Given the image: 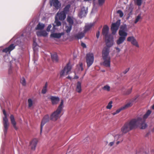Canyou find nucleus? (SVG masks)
I'll return each mask as SVG.
<instances>
[{
  "label": "nucleus",
  "instance_id": "obj_26",
  "mask_svg": "<svg viewBox=\"0 0 154 154\" xmlns=\"http://www.w3.org/2000/svg\"><path fill=\"white\" fill-rule=\"evenodd\" d=\"M51 57L53 61L54 62L57 63L58 61V58L57 54L54 53L51 54Z\"/></svg>",
  "mask_w": 154,
  "mask_h": 154
},
{
  "label": "nucleus",
  "instance_id": "obj_64",
  "mask_svg": "<svg viewBox=\"0 0 154 154\" xmlns=\"http://www.w3.org/2000/svg\"><path fill=\"white\" fill-rule=\"evenodd\" d=\"M137 97H137H137H135V100H136V99H137Z\"/></svg>",
  "mask_w": 154,
  "mask_h": 154
},
{
  "label": "nucleus",
  "instance_id": "obj_48",
  "mask_svg": "<svg viewBox=\"0 0 154 154\" xmlns=\"http://www.w3.org/2000/svg\"><path fill=\"white\" fill-rule=\"evenodd\" d=\"M129 68H128L126 69L122 73L124 75L129 70Z\"/></svg>",
  "mask_w": 154,
  "mask_h": 154
},
{
  "label": "nucleus",
  "instance_id": "obj_29",
  "mask_svg": "<svg viewBox=\"0 0 154 154\" xmlns=\"http://www.w3.org/2000/svg\"><path fill=\"white\" fill-rule=\"evenodd\" d=\"M113 136L114 137H115V139H117V140H118V139L121 137L122 135L121 134H114L113 136H112L111 134H108L106 136V137L108 138L109 136L113 137Z\"/></svg>",
  "mask_w": 154,
  "mask_h": 154
},
{
  "label": "nucleus",
  "instance_id": "obj_49",
  "mask_svg": "<svg viewBox=\"0 0 154 154\" xmlns=\"http://www.w3.org/2000/svg\"><path fill=\"white\" fill-rule=\"evenodd\" d=\"M123 110V108H122V107H121L120 108L118 109H117L116 111V112L117 113V114H118L121 111H122V110Z\"/></svg>",
  "mask_w": 154,
  "mask_h": 154
},
{
  "label": "nucleus",
  "instance_id": "obj_44",
  "mask_svg": "<svg viewBox=\"0 0 154 154\" xmlns=\"http://www.w3.org/2000/svg\"><path fill=\"white\" fill-rule=\"evenodd\" d=\"M21 83L23 86H25L26 85V81L24 78H23L21 80Z\"/></svg>",
  "mask_w": 154,
  "mask_h": 154
},
{
  "label": "nucleus",
  "instance_id": "obj_58",
  "mask_svg": "<svg viewBox=\"0 0 154 154\" xmlns=\"http://www.w3.org/2000/svg\"><path fill=\"white\" fill-rule=\"evenodd\" d=\"M151 131L152 132H154V126L151 129Z\"/></svg>",
  "mask_w": 154,
  "mask_h": 154
},
{
  "label": "nucleus",
  "instance_id": "obj_31",
  "mask_svg": "<svg viewBox=\"0 0 154 154\" xmlns=\"http://www.w3.org/2000/svg\"><path fill=\"white\" fill-rule=\"evenodd\" d=\"M91 139L90 137L87 136L82 141V143H88V142L91 141Z\"/></svg>",
  "mask_w": 154,
  "mask_h": 154
},
{
  "label": "nucleus",
  "instance_id": "obj_55",
  "mask_svg": "<svg viewBox=\"0 0 154 154\" xmlns=\"http://www.w3.org/2000/svg\"><path fill=\"white\" fill-rule=\"evenodd\" d=\"M81 46H82L83 48H86V46L85 44V43H83V42H82V43H81Z\"/></svg>",
  "mask_w": 154,
  "mask_h": 154
},
{
  "label": "nucleus",
  "instance_id": "obj_21",
  "mask_svg": "<svg viewBox=\"0 0 154 154\" xmlns=\"http://www.w3.org/2000/svg\"><path fill=\"white\" fill-rule=\"evenodd\" d=\"M10 119L11 123L15 129L17 130L18 128L16 126V122L15 120L14 117L13 115H11L10 116Z\"/></svg>",
  "mask_w": 154,
  "mask_h": 154
},
{
  "label": "nucleus",
  "instance_id": "obj_47",
  "mask_svg": "<svg viewBox=\"0 0 154 154\" xmlns=\"http://www.w3.org/2000/svg\"><path fill=\"white\" fill-rule=\"evenodd\" d=\"M132 5L131 3L129 5V7L128 10L130 11V12L131 13L132 11Z\"/></svg>",
  "mask_w": 154,
  "mask_h": 154
},
{
  "label": "nucleus",
  "instance_id": "obj_54",
  "mask_svg": "<svg viewBox=\"0 0 154 154\" xmlns=\"http://www.w3.org/2000/svg\"><path fill=\"white\" fill-rule=\"evenodd\" d=\"M99 36H100V32H99V31H98L97 33L96 36H97V38H99Z\"/></svg>",
  "mask_w": 154,
  "mask_h": 154
},
{
  "label": "nucleus",
  "instance_id": "obj_53",
  "mask_svg": "<svg viewBox=\"0 0 154 154\" xmlns=\"http://www.w3.org/2000/svg\"><path fill=\"white\" fill-rule=\"evenodd\" d=\"M115 49H116L117 52L119 53L120 52V49L118 47H115Z\"/></svg>",
  "mask_w": 154,
  "mask_h": 154
},
{
  "label": "nucleus",
  "instance_id": "obj_50",
  "mask_svg": "<svg viewBox=\"0 0 154 154\" xmlns=\"http://www.w3.org/2000/svg\"><path fill=\"white\" fill-rule=\"evenodd\" d=\"M52 26L51 24L49 25L47 28L46 30L48 32H49L50 29L51 28Z\"/></svg>",
  "mask_w": 154,
  "mask_h": 154
},
{
  "label": "nucleus",
  "instance_id": "obj_12",
  "mask_svg": "<svg viewBox=\"0 0 154 154\" xmlns=\"http://www.w3.org/2000/svg\"><path fill=\"white\" fill-rule=\"evenodd\" d=\"M87 12V8L86 9L85 8L84 6L82 7L81 10L78 14V16L80 18H82L86 16Z\"/></svg>",
  "mask_w": 154,
  "mask_h": 154
},
{
  "label": "nucleus",
  "instance_id": "obj_3",
  "mask_svg": "<svg viewBox=\"0 0 154 154\" xmlns=\"http://www.w3.org/2000/svg\"><path fill=\"white\" fill-rule=\"evenodd\" d=\"M63 107V100H61L60 104L56 110L51 114L50 119L53 121H56L61 116L60 113Z\"/></svg>",
  "mask_w": 154,
  "mask_h": 154
},
{
  "label": "nucleus",
  "instance_id": "obj_17",
  "mask_svg": "<svg viewBox=\"0 0 154 154\" xmlns=\"http://www.w3.org/2000/svg\"><path fill=\"white\" fill-rule=\"evenodd\" d=\"M61 25V22L59 21L57 17L56 16L55 17V21L54 23L53 24V31H54L56 29V26H59Z\"/></svg>",
  "mask_w": 154,
  "mask_h": 154
},
{
  "label": "nucleus",
  "instance_id": "obj_39",
  "mask_svg": "<svg viewBox=\"0 0 154 154\" xmlns=\"http://www.w3.org/2000/svg\"><path fill=\"white\" fill-rule=\"evenodd\" d=\"M48 86V84L47 83H46L45 85V86L43 87L42 90V93L43 94H45L47 91V88Z\"/></svg>",
  "mask_w": 154,
  "mask_h": 154
},
{
  "label": "nucleus",
  "instance_id": "obj_37",
  "mask_svg": "<svg viewBox=\"0 0 154 154\" xmlns=\"http://www.w3.org/2000/svg\"><path fill=\"white\" fill-rule=\"evenodd\" d=\"M28 107L29 108L32 107L33 106V102L32 100L30 99H29L28 100Z\"/></svg>",
  "mask_w": 154,
  "mask_h": 154
},
{
  "label": "nucleus",
  "instance_id": "obj_7",
  "mask_svg": "<svg viewBox=\"0 0 154 154\" xmlns=\"http://www.w3.org/2000/svg\"><path fill=\"white\" fill-rule=\"evenodd\" d=\"M72 67L69 63H68L64 67L63 69L60 72V76H63L65 75H67L71 71Z\"/></svg>",
  "mask_w": 154,
  "mask_h": 154
},
{
  "label": "nucleus",
  "instance_id": "obj_15",
  "mask_svg": "<svg viewBox=\"0 0 154 154\" xmlns=\"http://www.w3.org/2000/svg\"><path fill=\"white\" fill-rule=\"evenodd\" d=\"M49 98L51 100L53 105L57 104L60 100V98L58 97L50 96Z\"/></svg>",
  "mask_w": 154,
  "mask_h": 154
},
{
  "label": "nucleus",
  "instance_id": "obj_43",
  "mask_svg": "<svg viewBox=\"0 0 154 154\" xmlns=\"http://www.w3.org/2000/svg\"><path fill=\"white\" fill-rule=\"evenodd\" d=\"M117 13L119 14V16L121 17H123L124 14L122 11L120 10H119L117 11Z\"/></svg>",
  "mask_w": 154,
  "mask_h": 154
},
{
  "label": "nucleus",
  "instance_id": "obj_16",
  "mask_svg": "<svg viewBox=\"0 0 154 154\" xmlns=\"http://www.w3.org/2000/svg\"><path fill=\"white\" fill-rule=\"evenodd\" d=\"M109 28L107 25L104 26L103 29L102 33L105 38L109 37L110 35L108 34Z\"/></svg>",
  "mask_w": 154,
  "mask_h": 154
},
{
  "label": "nucleus",
  "instance_id": "obj_35",
  "mask_svg": "<svg viewBox=\"0 0 154 154\" xmlns=\"http://www.w3.org/2000/svg\"><path fill=\"white\" fill-rule=\"evenodd\" d=\"M141 18V14H140L136 17V19L134 22V23L136 24L137 23Z\"/></svg>",
  "mask_w": 154,
  "mask_h": 154
},
{
  "label": "nucleus",
  "instance_id": "obj_34",
  "mask_svg": "<svg viewBox=\"0 0 154 154\" xmlns=\"http://www.w3.org/2000/svg\"><path fill=\"white\" fill-rule=\"evenodd\" d=\"M132 105V103L131 102H129L124 106H122V107L123 109H124L131 106Z\"/></svg>",
  "mask_w": 154,
  "mask_h": 154
},
{
  "label": "nucleus",
  "instance_id": "obj_23",
  "mask_svg": "<svg viewBox=\"0 0 154 154\" xmlns=\"http://www.w3.org/2000/svg\"><path fill=\"white\" fill-rule=\"evenodd\" d=\"M64 35V33H53L51 35V37L54 38H60L62 35Z\"/></svg>",
  "mask_w": 154,
  "mask_h": 154
},
{
  "label": "nucleus",
  "instance_id": "obj_27",
  "mask_svg": "<svg viewBox=\"0 0 154 154\" xmlns=\"http://www.w3.org/2000/svg\"><path fill=\"white\" fill-rule=\"evenodd\" d=\"M126 38L123 37L122 36H120L116 41V43L117 45H119L123 43L125 40Z\"/></svg>",
  "mask_w": 154,
  "mask_h": 154
},
{
  "label": "nucleus",
  "instance_id": "obj_22",
  "mask_svg": "<svg viewBox=\"0 0 154 154\" xmlns=\"http://www.w3.org/2000/svg\"><path fill=\"white\" fill-rule=\"evenodd\" d=\"M85 33L83 32H79L78 33L75 34L74 37L76 39H79L82 38L85 35Z\"/></svg>",
  "mask_w": 154,
  "mask_h": 154
},
{
  "label": "nucleus",
  "instance_id": "obj_42",
  "mask_svg": "<svg viewBox=\"0 0 154 154\" xmlns=\"http://www.w3.org/2000/svg\"><path fill=\"white\" fill-rule=\"evenodd\" d=\"M38 59V55L35 52L34 53V56L33 58V60L34 61V62L35 63V62Z\"/></svg>",
  "mask_w": 154,
  "mask_h": 154
},
{
  "label": "nucleus",
  "instance_id": "obj_28",
  "mask_svg": "<svg viewBox=\"0 0 154 154\" xmlns=\"http://www.w3.org/2000/svg\"><path fill=\"white\" fill-rule=\"evenodd\" d=\"M76 69L79 71H82L83 70V64L82 62H79V64L77 65Z\"/></svg>",
  "mask_w": 154,
  "mask_h": 154
},
{
  "label": "nucleus",
  "instance_id": "obj_40",
  "mask_svg": "<svg viewBox=\"0 0 154 154\" xmlns=\"http://www.w3.org/2000/svg\"><path fill=\"white\" fill-rule=\"evenodd\" d=\"M38 140L36 138L33 139L30 142V144H37Z\"/></svg>",
  "mask_w": 154,
  "mask_h": 154
},
{
  "label": "nucleus",
  "instance_id": "obj_24",
  "mask_svg": "<svg viewBox=\"0 0 154 154\" xmlns=\"http://www.w3.org/2000/svg\"><path fill=\"white\" fill-rule=\"evenodd\" d=\"M82 87L81 83L78 82H77L76 85V91L79 93H80L82 91Z\"/></svg>",
  "mask_w": 154,
  "mask_h": 154
},
{
  "label": "nucleus",
  "instance_id": "obj_52",
  "mask_svg": "<svg viewBox=\"0 0 154 154\" xmlns=\"http://www.w3.org/2000/svg\"><path fill=\"white\" fill-rule=\"evenodd\" d=\"M131 91H132V89L131 88L129 89L126 91V93H125V94H130L131 92Z\"/></svg>",
  "mask_w": 154,
  "mask_h": 154
},
{
  "label": "nucleus",
  "instance_id": "obj_10",
  "mask_svg": "<svg viewBox=\"0 0 154 154\" xmlns=\"http://www.w3.org/2000/svg\"><path fill=\"white\" fill-rule=\"evenodd\" d=\"M127 27L126 25L122 26H121L119 31V34L120 36H122L126 38L127 35Z\"/></svg>",
  "mask_w": 154,
  "mask_h": 154
},
{
  "label": "nucleus",
  "instance_id": "obj_45",
  "mask_svg": "<svg viewBox=\"0 0 154 154\" xmlns=\"http://www.w3.org/2000/svg\"><path fill=\"white\" fill-rule=\"evenodd\" d=\"M105 0H98L99 5L100 6L102 5L105 2Z\"/></svg>",
  "mask_w": 154,
  "mask_h": 154
},
{
  "label": "nucleus",
  "instance_id": "obj_6",
  "mask_svg": "<svg viewBox=\"0 0 154 154\" xmlns=\"http://www.w3.org/2000/svg\"><path fill=\"white\" fill-rule=\"evenodd\" d=\"M94 60V55L92 53H89L86 54V62L88 67L93 63Z\"/></svg>",
  "mask_w": 154,
  "mask_h": 154
},
{
  "label": "nucleus",
  "instance_id": "obj_51",
  "mask_svg": "<svg viewBox=\"0 0 154 154\" xmlns=\"http://www.w3.org/2000/svg\"><path fill=\"white\" fill-rule=\"evenodd\" d=\"M122 139H119L118 140H117L116 142V144H118L119 143H122Z\"/></svg>",
  "mask_w": 154,
  "mask_h": 154
},
{
  "label": "nucleus",
  "instance_id": "obj_62",
  "mask_svg": "<svg viewBox=\"0 0 154 154\" xmlns=\"http://www.w3.org/2000/svg\"><path fill=\"white\" fill-rule=\"evenodd\" d=\"M67 78L69 79H71V77L69 76H68V77H67Z\"/></svg>",
  "mask_w": 154,
  "mask_h": 154
},
{
  "label": "nucleus",
  "instance_id": "obj_46",
  "mask_svg": "<svg viewBox=\"0 0 154 154\" xmlns=\"http://www.w3.org/2000/svg\"><path fill=\"white\" fill-rule=\"evenodd\" d=\"M21 43V41L20 40V39L19 38H17L16 39V44L17 45H19L20 46Z\"/></svg>",
  "mask_w": 154,
  "mask_h": 154
},
{
  "label": "nucleus",
  "instance_id": "obj_13",
  "mask_svg": "<svg viewBox=\"0 0 154 154\" xmlns=\"http://www.w3.org/2000/svg\"><path fill=\"white\" fill-rule=\"evenodd\" d=\"M127 40V41L131 42L133 45L137 48L139 47L138 42L134 36H130L128 37Z\"/></svg>",
  "mask_w": 154,
  "mask_h": 154
},
{
  "label": "nucleus",
  "instance_id": "obj_8",
  "mask_svg": "<svg viewBox=\"0 0 154 154\" xmlns=\"http://www.w3.org/2000/svg\"><path fill=\"white\" fill-rule=\"evenodd\" d=\"M120 24V20H118L116 22L113 23L111 26V30L112 31V34L113 35H115L117 30L118 29L119 27Z\"/></svg>",
  "mask_w": 154,
  "mask_h": 154
},
{
  "label": "nucleus",
  "instance_id": "obj_63",
  "mask_svg": "<svg viewBox=\"0 0 154 154\" xmlns=\"http://www.w3.org/2000/svg\"><path fill=\"white\" fill-rule=\"evenodd\" d=\"M152 108L154 109V104L152 106Z\"/></svg>",
  "mask_w": 154,
  "mask_h": 154
},
{
  "label": "nucleus",
  "instance_id": "obj_2",
  "mask_svg": "<svg viewBox=\"0 0 154 154\" xmlns=\"http://www.w3.org/2000/svg\"><path fill=\"white\" fill-rule=\"evenodd\" d=\"M109 49L104 47L102 51V57L103 60V65L105 67H109L110 66V57L109 55Z\"/></svg>",
  "mask_w": 154,
  "mask_h": 154
},
{
  "label": "nucleus",
  "instance_id": "obj_59",
  "mask_svg": "<svg viewBox=\"0 0 154 154\" xmlns=\"http://www.w3.org/2000/svg\"><path fill=\"white\" fill-rule=\"evenodd\" d=\"M112 115H116V114H117L116 112V111L115 112H114L112 113Z\"/></svg>",
  "mask_w": 154,
  "mask_h": 154
},
{
  "label": "nucleus",
  "instance_id": "obj_5",
  "mask_svg": "<svg viewBox=\"0 0 154 154\" xmlns=\"http://www.w3.org/2000/svg\"><path fill=\"white\" fill-rule=\"evenodd\" d=\"M3 112L5 116L3 118V130L4 134L5 135L7 132L9 126V123L5 110L4 109L3 110Z\"/></svg>",
  "mask_w": 154,
  "mask_h": 154
},
{
  "label": "nucleus",
  "instance_id": "obj_30",
  "mask_svg": "<svg viewBox=\"0 0 154 154\" xmlns=\"http://www.w3.org/2000/svg\"><path fill=\"white\" fill-rule=\"evenodd\" d=\"M67 22L69 23V25L72 26L73 24V21L72 18L69 16H68L67 18Z\"/></svg>",
  "mask_w": 154,
  "mask_h": 154
},
{
  "label": "nucleus",
  "instance_id": "obj_38",
  "mask_svg": "<svg viewBox=\"0 0 154 154\" xmlns=\"http://www.w3.org/2000/svg\"><path fill=\"white\" fill-rule=\"evenodd\" d=\"M135 4L139 6H140L142 4V0H134Z\"/></svg>",
  "mask_w": 154,
  "mask_h": 154
},
{
  "label": "nucleus",
  "instance_id": "obj_1",
  "mask_svg": "<svg viewBox=\"0 0 154 154\" xmlns=\"http://www.w3.org/2000/svg\"><path fill=\"white\" fill-rule=\"evenodd\" d=\"M147 127V125L145 122V120L143 119L142 117H138L125 123L122 128L121 131L123 133L125 134L137 128L144 129Z\"/></svg>",
  "mask_w": 154,
  "mask_h": 154
},
{
  "label": "nucleus",
  "instance_id": "obj_36",
  "mask_svg": "<svg viewBox=\"0 0 154 154\" xmlns=\"http://www.w3.org/2000/svg\"><path fill=\"white\" fill-rule=\"evenodd\" d=\"M110 87L108 85H106L104 86L103 88L102 89L103 90L107 91H109L110 90Z\"/></svg>",
  "mask_w": 154,
  "mask_h": 154
},
{
  "label": "nucleus",
  "instance_id": "obj_4",
  "mask_svg": "<svg viewBox=\"0 0 154 154\" xmlns=\"http://www.w3.org/2000/svg\"><path fill=\"white\" fill-rule=\"evenodd\" d=\"M70 5H66L64 8L63 11L61 12L60 13L58 12L56 15V17H59V19L63 20H64L66 18V14L69 12Z\"/></svg>",
  "mask_w": 154,
  "mask_h": 154
},
{
  "label": "nucleus",
  "instance_id": "obj_57",
  "mask_svg": "<svg viewBox=\"0 0 154 154\" xmlns=\"http://www.w3.org/2000/svg\"><path fill=\"white\" fill-rule=\"evenodd\" d=\"M37 45V43L35 42V40L33 39V45L36 47Z\"/></svg>",
  "mask_w": 154,
  "mask_h": 154
},
{
  "label": "nucleus",
  "instance_id": "obj_41",
  "mask_svg": "<svg viewBox=\"0 0 154 154\" xmlns=\"http://www.w3.org/2000/svg\"><path fill=\"white\" fill-rule=\"evenodd\" d=\"M112 101H110L109 103H108V104L107 105V106L106 107V108L108 109H110L112 108Z\"/></svg>",
  "mask_w": 154,
  "mask_h": 154
},
{
  "label": "nucleus",
  "instance_id": "obj_33",
  "mask_svg": "<svg viewBox=\"0 0 154 154\" xmlns=\"http://www.w3.org/2000/svg\"><path fill=\"white\" fill-rule=\"evenodd\" d=\"M72 26L70 25H68L66 26V31L67 33H69L72 29Z\"/></svg>",
  "mask_w": 154,
  "mask_h": 154
},
{
  "label": "nucleus",
  "instance_id": "obj_9",
  "mask_svg": "<svg viewBox=\"0 0 154 154\" xmlns=\"http://www.w3.org/2000/svg\"><path fill=\"white\" fill-rule=\"evenodd\" d=\"M105 42L106 46L108 48H109L114 44L113 37V36L110 34L109 37H106L105 38Z\"/></svg>",
  "mask_w": 154,
  "mask_h": 154
},
{
  "label": "nucleus",
  "instance_id": "obj_19",
  "mask_svg": "<svg viewBox=\"0 0 154 154\" xmlns=\"http://www.w3.org/2000/svg\"><path fill=\"white\" fill-rule=\"evenodd\" d=\"M36 34L38 36L46 37L48 36V33L45 30L38 31L37 32Z\"/></svg>",
  "mask_w": 154,
  "mask_h": 154
},
{
  "label": "nucleus",
  "instance_id": "obj_14",
  "mask_svg": "<svg viewBox=\"0 0 154 154\" xmlns=\"http://www.w3.org/2000/svg\"><path fill=\"white\" fill-rule=\"evenodd\" d=\"M49 120V116L47 115H45L43 118L42 120L41 124V125L40 128V132L42 133V128L44 125L47 122H48Z\"/></svg>",
  "mask_w": 154,
  "mask_h": 154
},
{
  "label": "nucleus",
  "instance_id": "obj_25",
  "mask_svg": "<svg viewBox=\"0 0 154 154\" xmlns=\"http://www.w3.org/2000/svg\"><path fill=\"white\" fill-rule=\"evenodd\" d=\"M45 26V25L44 24L39 23L36 27L35 29L36 30H42L44 29Z\"/></svg>",
  "mask_w": 154,
  "mask_h": 154
},
{
  "label": "nucleus",
  "instance_id": "obj_60",
  "mask_svg": "<svg viewBox=\"0 0 154 154\" xmlns=\"http://www.w3.org/2000/svg\"><path fill=\"white\" fill-rule=\"evenodd\" d=\"M79 78L78 77L77 75H75L74 77V79H77Z\"/></svg>",
  "mask_w": 154,
  "mask_h": 154
},
{
  "label": "nucleus",
  "instance_id": "obj_61",
  "mask_svg": "<svg viewBox=\"0 0 154 154\" xmlns=\"http://www.w3.org/2000/svg\"><path fill=\"white\" fill-rule=\"evenodd\" d=\"M114 143V142H112L110 143L109 144H113Z\"/></svg>",
  "mask_w": 154,
  "mask_h": 154
},
{
  "label": "nucleus",
  "instance_id": "obj_32",
  "mask_svg": "<svg viewBox=\"0 0 154 154\" xmlns=\"http://www.w3.org/2000/svg\"><path fill=\"white\" fill-rule=\"evenodd\" d=\"M151 113V111L150 110H148L147 111V112L146 113V114L144 115V116L143 117V118H142L143 119L145 120L148 117V116L150 115V114Z\"/></svg>",
  "mask_w": 154,
  "mask_h": 154
},
{
  "label": "nucleus",
  "instance_id": "obj_18",
  "mask_svg": "<svg viewBox=\"0 0 154 154\" xmlns=\"http://www.w3.org/2000/svg\"><path fill=\"white\" fill-rule=\"evenodd\" d=\"M16 45L14 44H11L8 47L2 50L3 52L7 53L8 52H10L11 51L13 50Z\"/></svg>",
  "mask_w": 154,
  "mask_h": 154
},
{
  "label": "nucleus",
  "instance_id": "obj_11",
  "mask_svg": "<svg viewBox=\"0 0 154 154\" xmlns=\"http://www.w3.org/2000/svg\"><path fill=\"white\" fill-rule=\"evenodd\" d=\"M50 3L51 6H54L57 9L61 7V3L58 0H50Z\"/></svg>",
  "mask_w": 154,
  "mask_h": 154
},
{
  "label": "nucleus",
  "instance_id": "obj_56",
  "mask_svg": "<svg viewBox=\"0 0 154 154\" xmlns=\"http://www.w3.org/2000/svg\"><path fill=\"white\" fill-rule=\"evenodd\" d=\"M32 146H31V149L32 150H34L36 147V145H32Z\"/></svg>",
  "mask_w": 154,
  "mask_h": 154
},
{
  "label": "nucleus",
  "instance_id": "obj_20",
  "mask_svg": "<svg viewBox=\"0 0 154 154\" xmlns=\"http://www.w3.org/2000/svg\"><path fill=\"white\" fill-rule=\"evenodd\" d=\"M94 25V23H90L86 24L85 26L83 32H84L85 33H86Z\"/></svg>",
  "mask_w": 154,
  "mask_h": 154
}]
</instances>
